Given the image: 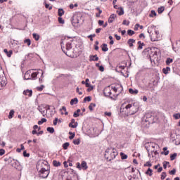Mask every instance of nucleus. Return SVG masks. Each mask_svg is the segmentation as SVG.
Segmentation results:
<instances>
[{"mask_svg": "<svg viewBox=\"0 0 180 180\" xmlns=\"http://www.w3.org/2000/svg\"><path fill=\"white\" fill-rule=\"evenodd\" d=\"M65 40L66 41L65 49L63 47V42L60 43L62 50L68 57H71V58H72L74 57V49H72V41H74V38L71 37H65Z\"/></svg>", "mask_w": 180, "mask_h": 180, "instance_id": "obj_1", "label": "nucleus"}, {"mask_svg": "<svg viewBox=\"0 0 180 180\" xmlns=\"http://www.w3.org/2000/svg\"><path fill=\"white\" fill-rule=\"evenodd\" d=\"M122 108L129 110L131 115H134L139 112V105L136 102L127 101L122 104Z\"/></svg>", "mask_w": 180, "mask_h": 180, "instance_id": "obj_2", "label": "nucleus"}, {"mask_svg": "<svg viewBox=\"0 0 180 180\" xmlns=\"http://www.w3.org/2000/svg\"><path fill=\"white\" fill-rule=\"evenodd\" d=\"M119 153L116 148L110 147L105 150L104 157L108 160V161H112V160H115V158H116V156Z\"/></svg>", "mask_w": 180, "mask_h": 180, "instance_id": "obj_3", "label": "nucleus"}, {"mask_svg": "<svg viewBox=\"0 0 180 180\" xmlns=\"http://www.w3.org/2000/svg\"><path fill=\"white\" fill-rule=\"evenodd\" d=\"M148 33L150 34L151 41H157L160 39V32L155 30L154 25L148 27Z\"/></svg>", "mask_w": 180, "mask_h": 180, "instance_id": "obj_4", "label": "nucleus"}, {"mask_svg": "<svg viewBox=\"0 0 180 180\" xmlns=\"http://www.w3.org/2000/svg\"><path fill=\"white\" fill-rule=\"evenodd\" d=\"M153 117L151 112H147L143 117L142 123L144 127H150L151 123H154L153 121Z\"/></svg>", "mask_w": 180, "mask_h": 180, "instance_id": "obj_5", "label": "nucleus"}, {"mask_svg": "<svg viewBox=\"0 0 180 180\" xmlns=\"http://www.w3.org/2000/svg\"><path fill=\"white\" fill-rule=\"evenodd\" d=\"M37 171L50 169V165H49V162L46 160H39L37 163Z\"/></svg>", "mask_w": 180, "mask_h": 180, "instance_id": "obj_6", "label": "nucleus"}, {"mask_svg": "<svg viewBox=\"0 0 180 180\" xmlns=\"http://www.w3.org/2000/svg\"><path fill=\"white\" fill-rule=\"evenodd\" d=\"M39 74H41V78L39 79V82L40 84H42L43 78H44V72H43L42 70L39 69V70H37V72L31 73L30 78L32 79H36V78L37 77V75H39Z\"/></svg>", "mask_w": 180, "mask_h": 180, "instance_id": "obj_7", "label": "nucleus"}, {"mask_svg": "<svg viewBox=\"0 0 180 180\" xmlns=\"http://www.w3.org/2000/svg\"><path fill=\"white\" fill-rule=\"evenodd\" d=\"M103 94L107 97L115 98L117 96V95H119V93H117V91H104Z\"/></svg>", "mask_w": 180, "mask_h": 180, "instance_id": "obj_8", "label": "nucleus"}, {"mask_svg": "<svg viewBox=\"0 0 180 180\" xmlns=\"http://www.w3.org/2000/svg\"><path fill=\"white\" fill-rule=\"evenodd\" d=\"M39 178H47L50 174V169L37 170Z\"/></svg>", "mask_w": 180, "mask_h": 180, "instance_id": "obj_9", "label": "nucleus"}, {"mask_svg": "<svg viewBox=\"0 0 180 180\" xmlns=\"http://www.w3.org/2000/svg\"><path fill=\"white\" fill-rule=\"evenodd\" d=\"M69 127H72V129H77V127H78V122H75V120L72 119L69 124Z\"/></svg>", "mask_w": 180, "mask_h": 180, "instance_id": "obj_10", "label": "nucleus"}, {"mask_svg": "<svg viewBox=\"0 0 180 180\" xmlns=\"http://www.w3.org/2000/svg\"><path fill=\"white\" fill-rule=\"evenodd\" d=\"M38 110L41 113L43 116H46V114L47 113V109H46L44 107L39 106Z\"/></svg>", "mask_w": 180, "mask_h": 180, "instance_id": "obj_11", "label": "nucleus"}, {"mask_svg": "<svg viewBox=\"0 0 180 180\" xmlns=\"http://www.w3.org/2000/svg\"><path fill=\"white\" fill-rule=\"evenodd\" d=\"M150 57H152V58H158V51H151Z\"/></svg>", "mask_w": 180, "mask_h": 180, "instance_id": "obj_12", "label": "nucleus"}, {"mask_svg": "<svg viewBox=\"0 0 180 180\" xmlns=\"http://www.w3.org/2000/svg\"><path fill=\"white\" fill-rule=\"evenodd\" d=\"M6 85V82H5V79L4 78L0 77V90L3 89L4 86Z\"/></svg>", "mask_w": 180, "mask_h": 180, "instance_id": "obj_13", "label": "nucleus"}, {"mask_svg": "<svg viewBox=\"0 0 180 180\" xmlns=\"http://www.w3.org/2000/svg\"><path fill=\"white\" fill-rule=\"evenodd\" d=\"M116 16L115 14H112L108 18V23H112L115 19H116Z\"/></svg>", "mask_w": 180, "mask_h": 180, "instance_id": "obj_14", "label": "nucleus"}, {"mask_svg": "<svg viewBox=\"0 0 180 180\" xmlns=\"http://www.w3.org/2000/svg\"><path fill=\"white\" fill-rule=\"evenodd\" d=\"M89 58V61H98L99 60L98 55L90 56Z\"/></svg>", "mask_w": 180, "mask_h": 180, "instance_id": "obj_15", "label": "nucleus"}, {"mask_svg": "<svg viewBox=\"0 0 180 180\" xmlns=\"http://www.w3.org/2000/svg\"><path fill=\"white\" fill-rule=\"evenodd\" d=\"M4 51L6 54L7 57H12V54L13 53V51L12 50L8 51V49H5Z\"/></svg>", "mask_w": 180, "mask_h": 180, "instance_id": "obj_16", "label": "nucleus"}, {"mask_svg": "<svg viewBox=\"0 0 180 180\" xmlns=\"http://www.w3.org/2000/svg\"><path fill=\"white\" fill-rule=\"evenodd\" d=\"M86 82V86L87 89V91H89V89H94V87L91 86V84H89V79H86V80L84 81Z\"/></svg>", "mask_w": 180, "mask_h": 180, "instance_id": "obj_17", "label": "nucleus"}, {"mask_svg": "<svg viewBox=\"0 0 180 180\" xmlns=\"http://www.w3.org/2000/svg\"><path fill=\"white\" fill-rule=\"evenodd\" d=\"M82 169H88V165H86V162L82 161L81 163Z\"/></svg>", "mask_w": 180, "mask_h": 180, "instance_id": "obj_18", "label": "nucleus"}, {"mask_svg": "<svg viewBox=\"0 0 180 180\" xmlns=\"http://www.w3.org/2000/svg\"><path fill=\"white\" fill-rule=\"evenodd\" d=\"M23 95L30 97V96H32V95H33V91H24Z\"/></svg>", "mask_w": 180, "mask_h": 180, "instance_id": "obj_19", "label": "nucleus"}, {"mask_svg": "<svg viewBox=\"0 0 180 180\" xmlns=\"http://www.w3.org/2000/svg\"><path fill=\"white\" fill-rule=\"evenodd\" d=\"M169 71H171V68L169 67H167L166 68L162 69V72L163 74H165V75H167V74H168Z\"/></svg>", "mask_w": 180, "mask_h": 180, "instance_id": "obj_20", "label": "nucleus"}, {"mask_svg": "<svg viewBox=\"0 0 180 180\" xmlns=\"http://www.w3.org/2000/svg\"><path fill=\"white\" fill-rule=\"evenodd\" d=\"M32 36H33V39H34V40H36V41H39V40H40V35H39L36 33H33Z\"/></svg>", "mask_w": 180, "mask_h": 180, "instance_id": "obj_21", "label": "nucleus"}, {"mask_svg": "<svg viewBox=\"0 0 180 180\" xmlns=\"http://www.w3.org/2000/svg\"><path fill=\"white\" fill-rule=\"evenodd\" d=\"M136 42V40L134 39H129L128 40V44L129 46V47H133V43H135Z\"/></svg>", "mask_w": 180, "mask_h": 180, "instance_id": "obj_22", "label": "nucleus"}, {"mask_svg": "<svg viewBox=\"0 0 180 180\" xmlns=\"http://www.w3.org/2000/svg\"><path fill=\"white\" fill-rule=\"evenodd\" d=\"M164 11H165V7L163 6H162L158 8V12L159 14L162 13V12H164Z\"/></svg>", "mask_w": 180, "mask_h": 180, "instance_id": "obj_23", "label": "nucleus"}, {"mask_svg": "<svg viewBox=\"0 0 180 180\" xmlns=\"http://www.w3.org/2000/svg\"><path fill=\"white\" fill-rule=\"evenodd\" d=\"M64 13H65V11H64V10L63 8H59L58 10V16L61 17V16H63V15H64Z\"/></svg>", "mask_w": 180, "mask_h": 180, "instance_id": "obj_24", "label": "nucleus"}, {"mask_svg": "<svg viewBox=\"0 0 180 180\" xmlns=\"http://www.w3.org/2000/svg\"><path fill=\"white\" fill-rule=\"evenodd\" d=\"M77 103H78V98H75L71 100L70 101V105H77Z\"/></svg>", "mask_w": 180, "mask_h": 180, "instance_id": "obj_25", "label": "nucleus"}, {"mask_svg": "<svg viewBox=\"0 0 180 180\" xmlns=\"http://www.w3.org/2000/svg\"><path fill=\"white\" fill-rule=\"evenodd\" d=\"M174 59L171 58H167L166 59V65H169V64H171V63H173Z\"/></svg>", "mask_w": 180, "mask_h": 180, "instance_id": "obj_26", "label": "nucleus"}, {"mask_svg": "<svg viewBox=\"0 0 180 180\" xmlns=\"http://www.w3.org/2000/svg\"><path fill=\"white\" fill-rule=\"evenodd\" d=\"M53 167H60L61 165V162H60L57 160H53Z\"/></svg>", "mask_w": 180, "mask_h": 180, "instance_id": "obj_27", "label": "nucleus"}, {"mask_svg": "<svg viewBox=\"0 0 180 180\" xmlns=\"http://www.w3.org/2000/svg\"><path fill=\"white\" fill-rule=\"evenodd\" d=\"M146 175H148L149 176H153V169H151L150 168H148V170L146 172Z\"/></svg>", "mask_w": 180, "mask_h": 180, "instance_id": "obj_28", "label": "nucleus"}, {"mask_svg": "<svg viewBox=\"0 0 180 180\" xmlns=\"http://www.w3.org/2000/svg\"><path fill=\"white\" fill-rule=\"evenodd\" d=\"M102 50L103 51H108L109 50V49L108 48V44H103V45H102Z\"/></svg>", "mask_w": 180, "mask_h": 180, "instance_id": "obj_29", "label": "nucleus"}, {"mask_svg": "<svg viewBox=\"0 0 180 180\" xmlns=\"http://www.w3.org/2000/svg\"><path fill=\"white\" fill-rule=\"evenodd\" d=\"M63 150H68V147H70V143L66 142L63 144Z\"/></svg>", "mask_w": 180, "mask_h": 180, "instance_id": "obj_30", "label": "nucleus"}, {"mask_svg": "<svg viewBox=\"0 0 180 180\" xmlns=\"http://www.w3.org/2000/svg\"><path fill=\"white\" fill-rule=\"evenodd\" d=\"M149 16H150V18H154V16H157V13H155V11L152 10L150 11Z\"/></svg>", "mask_w": 180, "mask_h": 180, "instance_id": "obj_31", "label": "nucleus"}, {"mask_svg": "<svg viewBox=\"0 0 180 180\" xmlns=\"http://www.w3.org/2000/svg\"><path fill=\"white\" fill-rule=\"evenodd\" d=\"M95 106H96V104L91 103L89 105V110L92 111L94 110V108H95Z\"/></svg>", "mask_w": 180, "mask_h": 180, "instance_id": "obj_32", "label": "nucleus"}, {"mask_svg": "<svg viewBox=\"0 0 180 180\" xmlns=\"http://www.w3.org/2000/svg\"><path fill=\"white\" fill-rule=\"evenodd\" d=\"M138 44V50H141V49H143V46H144V43H141V41H139Z\"/></svg>", "mask_w": 180, "mask_h": 180, "instance_id": "obj_33", "label": "nucleus"}, {"mask_svg": "<svg viewBox=\"0 0 180 180\" xmlns=\"http://www.w3.org/2000/svg\"><path fill=\"white\" fill-rule=\"evenodd\" d=\"M92 101V97L91 96H86L84 98V102H91Z\"/></svg>", "mask_w": 180, "mask_h": 180, "instance_id": "obj_34", "label": "nucleus"}, {"mask_svg": "<svg viewBox=\"0 0 180 180\" xmlns=\"http://www.w3.org/2000/svg\"><path fill=\"white\" fill-rule=\"evenodd\" d=\"M13 115H15V111L11 110L8 115V119H12V117H13Z\"/></svg>", "mask_w": 180, "mask_h": 180, "instance_id": "obj_35", "label": "nucleus"}, {"mask_svg": "<svg viewBox=\"0 0 180 180\" xmlns=\"http://www.w3.org/2000/svg\"><path fill=\"white\" fill-rule=\"evenodd\" d=\"M117 12L120 16H122V15H124V11L123 10V8H120V11H117Z\"/></svg>", "mask_w": 180, "mask_h": 180, "instance_id": "obj_36", "label": "nucleus"}, {"mask_svg": "<svg viewBox=\"0 0 180 180\" xmlns=\"http://www.w3.org/2000/svg\"><path fill=\"white\" fill-rule=\"evenodd\" d=\"M44 4H45V8L46 9H49V11H51L53 9V6H50V5L47 4V3H46V1H44Z\"/></svg>", "mask_w": 180, "mask_h": 180, "instance_id": "obj_37", "label": "nucleus"}, {"mask_svg": "<svg viewBox=\"0 0 180 180\" xmlns=\"http://www.w3.org/2000/svg\"><path fill=\"white\" fill-rule=\"evenodd\" d=\"M176 155H178L177 153H174V154L171 155V156H170L171 161H174V160H175L176 158Z\"/></svg>", "mask_w": 180, "mask_h": 180, "instance_id": "obj_38", "label": "nucleus"}, {"mask_svg": "<svg viewBox=\"0 0 180 180\" xmlns=\"http://www.w3.org/2000/svg\"><path fill=\"white\" fill-rule=\"evenodd\" d=\"M99 44V41H96L95 45H94V49L98 51L99 50V46H98Z\"/></svg>", "mask_w": 180, "mask_h": 180, "instance_id": "obj_39", "label": "nucleus"}, {"mask_svg": "<svg viewBox=\"0 0 180 180\" xmlns=\"http://www.w3.org/2000/svg\"><path fill=\"white\" fill-rule=\"evenodd\" d=\"M47 122V119L42 118L40 121H38V124H41L42 123H46Z\"/></svg>", "mask_w": 180, "mask_h": 180, "instance_id": "obj_40", "label": "nucleus"}, {"mask_svg": "<svg viewBox=\"0 0 180 180\" xmlns=\"http://www.w3.org/2000/svg\"><path fill=\"white\" fill-rule=\"evenodd\" d=\"M120 155H121L122 160H127V155H126L123 153H121Z\"/></svg>", "mask_w": 180, "mask_h": 180, "instance_id": "obj_41", "label": "nucleus"}, {"mask_svg": "<svg viewBox=\"0 0 180 180\" xmlns=\"http://www.w3.org/2000/svg\"><path fill=\"white\" fill-rule=\"evenodd\" d=\"M168 150V148L167 147L163 148V151H165L164 152L165 155H168V154H169V150Z\"/></svg>", "mask_w": 180, "mask_h": 180, "instance_id": "obj_42", "label": "nucleus"}, {"mask_svg": "<svg viewBox=\"0 0 180 180\" xmlns=\"http://www.w3.org/2000/svg\"><path fill=\"white\" fill-rule=\"evenodd\" d=\"M46 130H47V131H49V133H51V134H53V133H54V128H53V127H48L47 129H46Z\"/></svg>", "mask_w": 180, "mask_h": 180, "instance_id": "obj_43", "label": "nucleus"}, {"mask_svg": "<svg viewBox=\"0 0 180 180\" xmlns=\"http://www.w3.org/2000/svg\"><path fill=\"white\" fill-rule=\"evenodd\" d=\"M30 74H32V71L31 70H28L25 72V78H27V77H30Z\"/></svg>", "mask_w": 180, "mask_h": 180, "instance_id": "obj_44", "label": "nucleus"}, {"mask_svg": "<svg viewBox=\"0 0 180 180\" xmlns=\"http://www.w3.org/2000/svg\"><path fill=\"white\" fill-rule=\"evenodd\" d=\"M134 31H133V30H128V31H127V34L129 35V36H133V34H134Z\"/></svg>", "mask_w": 180, "mask_h": 180, "instance_id": "obj_45", "label": "nucleus"}, {"mask_svg": "<svg viewBox=\"0 0 180 180\" xmlns=\"http://www.w3.org/2000/svg\"><path fill=\"white\" fill-rule=\"evenodd\" d=\"M79 143H80L79 139L73 140V143L75 144L76 146H79Z\"/></svg>", "mask_w": 180, "mask_h": 180, "instance_id": "obj_46", "label": "nucleus"}, {"mask_svg": "<svg viewBox=\"0 0 180 180\" xmlns=\"http://www.w3.org/2000/svg\"><path fill=\"white\" fill-rule=\"evenodd\" d=\"M44 88H45V86L43 85V84H41V86H37V89L38 91H43V89H44Z\"/></svg>", "mask_w": 180, "mask_h": 180, "instance_id": "obj_47", "label": "nucleus"}, {"mask_svg": "<svg viewBox=\"0 0 180 180\" xmlns=\"http://www.w3.org/2000/svg\"><path fill=\"white\" fill-rule=\"evenodd\" d=\"M25 43H27V46H30L32 44V41L30 39H27L24 41Z\"/></svg>", "mask_w": 180, "mask_h": 180, "instance_id": "obj_48", "label": "nucleus"}, {"mask_svg": "<svg viewBox=\"0 0 180 180\" xmlns=\"http://www.w3.org/2000/svg\"><path fill=\"white\" fill-rule=\"evenodd\" d=\"M165 178H167V173L163 172L161 174V179H165Z\"/></svg>", "mask_w": 180, "mask_h": 180, "instance_id": "obj_49", "label": "nucleus"}, {"mask_svg": "<svg viewBox=\"0 0 180 180\" xmlns=\"http://www.w3.org/2000/svg\"><path fill=\"white\" fill-rule=\"evenodd\" d=\"M58 22H59V23H60V25H64V23H65L64 20L61 17L58 18Z\"/></svg>", "mask_w": 180, "mask_h": 180, "instance_id": "obj_50", "label": "nucleus"}, {"mask_svg": "<svg viewBox=\"0 0 180 180\" xmlns=\"http://www.w3.org/2000/svg\"><path fill=\"white\" fill-rule=\"evenodd\" d=\"M173 117H174V119H176V120L180 119V113L174 114Z\"/></svg>", "mask_w": 180, "mask_h": 180, "instance_id": "obj_51", "label": "nucleus"}, {"mask_svg": "<svg viewBox=\"0 0 180 180\" xmlns=\"http://www.w3.org/2000/svg\"><path fill=\"white\" fill-rule=\"evenodd\" d=\"M169 165V162L165 161L163 162V168L165 169H167V166Z\"/></svg>", "mask_w": 180, "mask_h": 180, "instance_id": "obj_52", "label": "nucleus"}, {"mask_svg": "<svg viewBox=\"0 0 180 180\" xmlns=\"http://www.w3.org/2000/svg\"><path fill=\"white\" fill-rule=\"evenodd\" d=\"M153 165L150 162H146V164L143 165V167H152Z\"/></svg>", "mask_w": 180, "mask_h": 180, "instance_id": "obj_53", "label": "nucleus"}, {"mask_svg": "<svg viewBox=\"0 0 180 180\" xmlns=\"http://www.w3.org/2000/svg\"><path fill=\"white\" fill-rule=\"evenodd\" d=\"M122 25H127V26H129L130 25V21H127L126 20H124L122 22Z\"/></svg>", "mask_w": 180, "mask_h": 180, "instance_id": "obj_54", "label": "nucleus"}, {"mask_svg": "<svg viewBox=\"0 0 180 180\" xmlns=\"http://www.w3.org/2000/svg\"><path fill=\"white\" fill-rule=\"evenodd\" d=\"M131 95H137L139 94V91H129Z\"/></svg>", "mask_w": 180, "mask_h": 180, "instance_id": "obj_55", "label": "nucleus"}, {"mask_svg": "<svg viewBox=\"0 0 180 180\" xmlns=\"http://www.w3.org/2000/svg\"><path fill=\"white\" fill-rule=\"evenodd\" d=\"M95 34H91V35H89L88 37L89 39H90L91 41H94V38L93 37H95Z\"/></svg>", "mask_w": 180, "mask_h": 180, "instance_id": "obj_56", "label": "nucleus"}, {"mask_svg": "<svg viewBox=\"0 0 180 180\" xmlns=\"http://www.w3.org/2000/svg\"><path fill=\"white\" fill-rule=\"evenodd\" d=\"M176 172V170L175 169H173L172 171L169 172L170 175H175V173Z\"/></svg>", "mask_w": 180, "mask_h": 180, "instance_id": "obj_57", "label": "nucleus"}, {"mask_svg": "<svg viewBox=\"0 0 180 180\" xmlns=\"http://www.w3.org/2000/svg\"><path fill=\"white\" fill-rule=\"evenodd\" d=\"M23 155H24L25 157H30V153H27V152L26 150H25V151L23 152Z\"/></svg>", "mask_w": 180, "mask_h": 180, "instance_id": "obj_58", "label": "nucleus"}, {"mask_svg": "<svg viewBox=\"0 0 180 180\" xmlns=\"http://www.w3.org/2000/svg\"><path fill=\"white\" fill-rule=\"evenodd\" d=\"M99 71H101V72H103L105 71V68H103V65L99 66Z\"/></svg>", "mask_w": 180, "mask_h": 180, "instance_id": "obj_59", "label": "nucleus"}, {"mask_svg": "<svg viewBox=\"0 0 180 180\" xmlns=\"http://www.w3.org/2000/svg\"><path fill=\"white\" fill-rule=\"evenodd\" d=\"M57 123H58V118H55L53 120V125L57 126Z\"/></svg>", "mask_w": 180, "mask_h": 180, "instance_id": "obj_60", "label": "nucleus"}, {"mask_svg": "<svg viewBox=\"0 0 180 180\" xmlns=\"http://www.w3.org/2000/svg\"><path fill=\"white\" fill-rule=\"evenodd\" d=\"M79 113H78L77 111H75L74 113H73V117H79Z\"/></svg>", "mask_w": 180, "mask_h": 180, "instance_id": "obj_61", "label": "nucleus"}, {"mask_svg": "<svg viewBox=\"0 0 180 180\" xmlns=\"http://www.w3.org/2000/svg\"><path fill=\"white\" fill-rule=\"evenodd\" d=\"M5 154V150L4 149H0V155L2 156Z\"/></svg>", "mask_w": 180, "mask_h": 180, "instance_id": "obj_62", "label": "nucleus"}, {"mask_svg": "<svg viewBox=\"0 0 180 180\" xmlns=\"http://www.w3.org/2000/svg\"><path fill=\"white\" fill-rule=\"evenodd\" d=\"M115 37L116 40H120V39H122V37L117 34H115Z\"/></svg>", "mask_w": 180, "mask_h": 180, "instance_id": "obj_63", "label": "nucleus"}, {"mask_svg": "<svg viewBox=\"0 0 180 180\" xmlns=\"http://www.w3.org/2000/svg\"><path fill=\"white\" fill-rule=\"evenodd\" d=\"M77 168H78V169H82V166H81V164L77 163Z\"/></svg>", "mask_w": 180, "mask_h": 180, "instance_id": "obj_64", "label": "nucleus"}]
</instances>
